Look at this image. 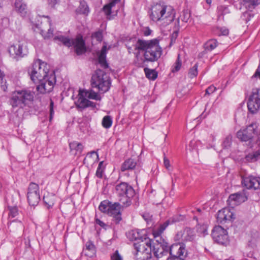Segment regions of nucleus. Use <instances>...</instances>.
Masks as SVG:
<instances>
[{
	"instance_id": "nucleus-58",
	"label": "nucleus",
	"mask_w": 260,
	"mask_h": 260,
	"mask_svg": "<svg viewBox=\"0 0 260 260\" xmlns=\"http://www.w3.org/2000/svg\"><path fill=\"white\" fill-rule=\"evenodd\" d=\"M174 179H173V177H172V186L173 187L175 185V182L177 181V180L178 178V177L176 174H174L173 175Z\"/></svg>"
},
{
	"instance_id": "nucleus-50",
	"label": "nucleus",
	"mask_w": 260,
	"mask_h": 260,
	"mask_svg": "<svg viewBox=\"0 0 260 260\" xmlns=\"http://www.w3.org/2000/svg\"><path fill=\"white\" fill-rule=\"evenodd\" d=\"M164 164L166 168L169 170L170 167V161L166 157H164Z\"/></svg>"
},
{
	"instance_id": "nucleus-29",
	"label": "nucleus",
	"mask_w": 260,
	"mask_h": 260,
	"mask_svg": "<svg viewBox=\"0 0 260 260\" xmlns=\"http://www.w3.org/2000/svg\"><path fill=\"white\" fill-rule=\"evenodd\" d=\"M79 98L77 102L75 103L77 107L80 109H85L87 108V104L88 100L84 96H82L80 94V90L79 91Z\"/></svg>"
},
{
	"instance_id": "nucleus-9",
	"label": "nucleus",
	"mask_w": 260,
	"mask_h": 260,
	"mask_svg": "<svg viewBox=\"0 0 260 260\" xmlns=\"http://www.w3.org/2000/svg\"><path fill=\"white\" fill-rule=\"evenodd\" d=\"M55 41H58L61 42L64 46L70 47L73 46L75 52L78 55H82L85 53L86 51L85 41L82 37L78 36L76 39H70L68 37L62 35L55 37L53 38Z\"/></svg>"
},
{
	"instance_id": "nucleus-46",
	"label": "nucleus",
	"mask_w": 260,
	"mask_h": 260,
	"mask_svg": "<svg viewBox=\"0 0 260 260\" xmlns=\"http://www.w3.org/2000/svg\"><path fill=\"white\" fill-rule=\"evenodd\" d=\"M143 217L147 223H151L152 222V216L148 213H144L143 215Z\"/></svg>"
},
{
	"instance_id": "nucleus-62",
	"label": "nucleus",
	"mask_w": 260,
	"mask_h": 260,
	"mask_svg": "<svg viewBox=\"0 0 260 260\" xmlns=\"http://www.w3.org/2000/svg\"><path fill=\"white\" fill-rule=\"evenodd\" d=\"M16 227L19 229V230H21L22 229V223L20 221H19L18 222L17 225H16Z\"/></svg>"
},
{
	"instance_id": "nucleus-43",
	"label": "nucleus",
	"mask_w": 260,
	"mask_h": 260,
	"mask_svg": "<svg viewBox=\"0 0 260 260\" xmlns=\"http://www.w3.org/2000/svg\"><path fill=\"white\" fill-rule=\"evenodd\" d=\"M232 141V136L228 135L223 142L222 146L225 148H228L231 145Z\"/></svg>"
},
{
	"instance_id": "nucleus-31",
	"label": "nucleus",
	"mask_w": 260,
	"mask_h": 260,
	"mask_svg": "<svg viewBox=\"0 0 260 260\" xmlns=\"http://www.w3.org/2000/svg\"><path fill=\"white\" fill-rule=\"evenodd\" d=\"M70 147L71 151H75V154H80L81 153L83 149V145L77 142H73L70 144Z\"/></svg>"
},
{
	"instance_id": "nucleus-28",
	"label": "nucleus",
	"mask_w": 260,
	"mask_h": 260,
	"mask_svg": "<svg viewBox=\"0 0 260 260\" xmlns=\"http://www.w3.org/2000/svg\"><path fill=\"white\" fill-rule=\"evenodd\" d=\"M55 197L53 193H47L43 197V201L48 208L52 207L55 202Z\"/></svg>"
},
{
	"instance_id": "nucleus-57",
	"label": "nucleus",
	"mask_w": 260,
	"mask_h": 260,
	"mask_svg": "<svg viewBox=\"0 0 260 260\" xmlns=\"http://www.w3.org/2000/svg\"><path fill=\"white\" fill-rule=\"evenodd\" d=\"M95 222L96 224H99V225L103 228H104L106 225L105 223H104L102 221L98 218L95 219Z\"/></svg>"
},
{
	"instance_id": "nucleus-2",
	"label": "nucleus",
	"mask_w": 260,
	"mask_h": 260,
	"mask_svg": "<svg viewBox=\"0 0 260 260\" xmlns=\"http://www.w3.org/2000/svg\"><path fill=\"white\" fill-rule=\"evenodd\" d=\"M175 11L171 6L156 4L151 8L150 18L155 22H160L161 25L167 26L174 19Z\"/></svg>"
},
{
	"instance_id": "nucleus-10",
	"label": "nucleus",
	"mask_w": 260,
	"mask_h": 260,
	"mask_svg": "<svg viewBox=\"0 0 260 260\" xmlns=\"http://www.w3.org/2000/svg\"><path fill=\"white\" fill-rule=\"evenodd\" d=\"M121 205L119 203H112L108 200H104L101 202L99 209L103 213L113 217V221L118 224L122 220L120 212Z\"/></svg>"
},
{
	"instance_id": "nucleus-11",
	"label": "nucleus",
	"mask_w": 260,
	"mask_h": 260,
	"mask_svg": "<svg viewBox=\"0 0 260 260\" xmlns=\"http://www.w3.org/2000/svg\"><path fill=\"white\" fill-rule=\"evenodd\" d=\"M32 28L36 32H53L51 26V21L48 16L38 15L35 20L32 21L29 18Z\"/></svg>"
},
{
	"instance_id": "nucleus-25",
	"label": "nucleus",
	"mask_w": 260,
	"mask_h": 260,
	"mask_svg": "<svg viewBox=\"0 0 260 260\" xmlns=\"http://www.w3.org/2000/svg\"><path fill=\"white\" fill-rule=\"evenodd\" d=\"M137 165L136 161L132 158H128L125 160L121 166V171L124 172L127 170H134Z\"/></svg>"
},
{
	"instance_id": "nucleus-22",
	"label": "nucleus",
	"mask_w": 260,
	"mask_h": 260,
	"mask_svg": "<svg viewBox=\"0 0 260 260\" xmlns=\"http://www.w3.org/2000/svg\"><path fill=\"white\" fill-rule=\"evenodd\" d=\"M185 252L184 247L178 244H173L170 247V255H174V257H181Z\"/></svg>"
},
{
	"instance_id": "nucleus-41",
	"label": "nucleus",
	"mask_w": 260,
	"mask_h": 260,
	"mask_svg": "<svg viewBox=\"0 0 260 260\" xmlns=\"http://www.w3.org/2000/svg\"><path fill=\"white\" fill-rule=\"evenodd\" d=\"M181 64V61L180 59L179 55H178L177 59L176 60L174 65L172 67V72L173 73L178 72L180 69Z\"/></svg>"
},
{
	"instance_id": "nucleus-42",
	"label": "nucleus",
	"mask_w": 260,
	"mask_h": 260,
	"mask_svg": "<svg viewBox=\"0 0 260 260\" xmlns=\"http://www.w3.org/2000/svg\"><path fill=\"white\" fill-rule=\"evenodd\" d=\"M198 64L196 63L193 67L189 70L188 75L190 78H193L198 75Z\"/></svg>"
},
{
	"instance_id": "nucleus-7",
	"label": "nucleus",
	"mask_w": 260,
	"mask_h": 260,
	"mask_svg": "<svg viewBox=\"0 0 260 260\" xmlns=\"http://www.w3.org/2000/svg\"><path fill=\"white\" fill-rule=\"evenodd\" d=\"M91 85L92 88H97L101 93L106 92L110 88V78L105 71L98 69L92 76Z\"/></svg>"
},
{
	"instance_id": "nucleus-49",
	"label": "nucleus",
	"mask_w": 260,
	"mask_h": 260,
	"mask_svg": "<svg viewBox=\"0 0 260 260\" xmlns=\"http://www.w3.org/2000/svg\"><path fill=\"white\" fill-rule=\"evenodd\" d=\"M216 87L212 85L209 86L206 90V94H210L213 93L216 90Z\"/></svg>"
},
{
	"instance_id": "nucleus-12",
	"label": "nucleus",
	"mask_w": 260,
	"mask_h": 260,
	"mask_svg": "<svg viewBox=\"0 0 260 260\" xmlns=\"http://www.w3.org/2000/svg\"><path fill=\"white\" fill-rule=\"evenodd\" d=\"M248 111L252 114L257 112L260 108V88H253L248 102Z\"/></svg>"
},
{
	"instance_id": "nucleus-5",
	"label": "nucleus",
	"mask_w": 260,
	"mask_h": 260,
	"mask_svg": "<svg viewBox=\"0 0 260 260\" xmlns=\"http://www.w3.org/2000/svg\"><path fill=\"white\" fill-rule=\"evenodd\" d=\"M152 240L147 237L134 243L133 254L136 260H149L151 258Z\"/></svg>"
},
{
	"instance_id": "nucleus-17",
	"label": "nucleus",
	"mask_w": 260,
	"mask_h": 260,
	"mask_svg": "<svg viewBox=\"0 0 260 260\" xmlns=\"http://www.w3.org/2000/svg\"><path fill=\"white\" fill-rule=\"evenodd\" d=\"M243 186L249 189H260V177L253 176L244 177L242 178Z\"/></svg>"
},
{
	"instance_id": "nucleus-6",
	"label": "nucleus",
	"mask_w": 260,
	"mask_h": 260,
	"mask_svg": "<svg viewBox=\"0 0 260 260\" xmlns=\"http://www.w3.org/2000/svg\"><path fill=\"white\" fill-rule=\"evenodd\" d=\"M153 239L152 240V251L154 256L157 258H161L164 256L170 254V247L168 243L162 238L159 233V230L154 228L152 231Z\"/></svg>"
},
{
	"instance_id": "nucleus-35",
	"label": "nucleus",
	"mask_w": 260,
	"mask_h": 260,
	"mask_svg": "<svg viewBox=\"0 0 260 260\" xmlns=\"http://www.w3.org/2000/svg\"><path fill=\"white\" fill-rule=\"evenodd\" d=\"M17 51V57H24L28 53V49L26 48V46L23 44L18 45V50Z\"/></svg>"
},
{
	"instance_id": "nucleus-8",
	"label": "nucleus",
	"mask_w": 260,
	"mask_h": 260,
	"mask_svg": "<svg viewBox=\"0 0 260 260\" xmlns=\"http://www.w3.org/2000/svg\"><path fill=\"white\" fill-rule=\"evenodd\" d=\"M115 192L119 198L122 206L127 207L132 204V199L135 194V190L127 183L121 182L115 186Z\"/></svg>"
},
{
	"instance_id": "nucleus-26",
	"label": "nucleus",
	"mask_w": 260,
	"mask_h": 260,
	"mask_svg": "<svg viewBox=\"0 0 260 260\" xmlns=\"http://www.w3.org/2000/svg\"><path fill=\"white\" fill-rule=\"evenodd\" d=\"M243 6L250 11L254 9L260 3V0H241Z\"/></svg>"
},
{
	"instance_id": "nucleus-23",
	"label": "nucleus",
	"mask_w": 260,
	"mask_h": 260,
	"mask_svg": "<svg viewBox=\"0 0 260 260\" xmlns=\"http://www.w3.org/2000/svg\"><path fill=\"white\" fill-rule=\"evenodd\" d=\"M80 93L82 96H84L89 99L101 101V97L100 94L93 90L80 89Z\"/></svg>"
},
{
	"instance_id": "nucleus-16",
	"label": "nucleus",
	"mask_w": 260,
	"mask_h": 260,
	"mask_svg": "<svg viewBox=\"0 0 260 260\" xmlns=\"http://www.w3.org/2000/svg\"><path fill=\"white\" fill-rule=\"evenodd\" d=\"M247 200L246 191L243 190L231 194L227 201L228 204L232 207L240 205Z\"/></svg>"
},
{
	"instance_id": "nucleus-36",
	"label": "nucleus",
	"mask_w": 260,
	"mask_h": 260,
	"mask_svg": "<svg viewBox=\"0 0 260 260\" xmlns=\"http://www.w3.org/2000/svg\"><path fill=\"white\" fill-rule=\"evenodd\" d=\"M129 238L132 240H135L137 241H140L141 239H143L144 237L141 236L140 234V232L137 230H133L129 233Z\"/></svg>"
},
{
	"instance_id": "nucleus-53",
	"label": "nucleus",
	"mask_w": 260,
	"mask_h": 260,
	"mask_svg": "<svg viewBox=\"0 0 260 260\" xmlns=\"http://www.w3.org/2000/svg\"><path fill=\"white\" fill-rule=\"evenodd\" d=\"M45 40H48L53 37V34H42Z\"/></svg>"
},
{
	"instance_id": "nucleus-52",
	"label": "nucleus",
	"mask_w": 260,
	"mask_h": 260,
	"mask_svg": "<svg viewBox=\"0 0 260 260\" xmlns=\"http://www.w3.org/2000/svg\"><path fill=\"white\" fill-rule=\"evenodd\" d=\"M217 30L218 32H228L229 30L225 27H217Z\"/></svg>"
},
{
	"instance_id": "nucleus-47",
	"label": "nucleus",
	"mask_w": 260,
	"mask_h": 260,
	"mask_svg": "<svg viewBox=\"0 0 260 260\" xmlns=\"http://www.w3.org/2000/svg\"><path fill=\"white\" fill-rule=\"evenodd\" d=\"M53 106H54V103L52 101V100H50V117H49V120L51 121L53 118V115H54V110H53Z\"/></svg>"
},
{
	"instance_id": "nucleus-21",
	"label": "nucleus",
	"mask_w": 260,
	"mask_h": 260,
	"mask_svg": "<svg viewBox=\"0 0 260 260\" xmlns=\"http://www.w3.org/2000/svg\"><path fill=\"white\" fill-rule=\"evenodd\" d=\"M109 49L110 47L107 48L106 45H104L100 52L98 53L99 62L104 68H107L108 67V64L106 61V54L108 50Z\"/></svg>"
},
{
	"instance_id": "nucleus-30",
	"label": "nucleus",
	"mask_w": 260,
	"mask_h": 260,
	"mask_svg": "<svg viewBox=\"0 0 260 260\" xmlns=\"http://www.w3.org/2000/svg\"><path fill=\"white\" fill-rule=\"evenodd\" d=\"M182 240L186 241H191L194 238V234L192 230L187 228L186 229L183 234H181Z\"/></svg>"
},
{
	"instance_id": "nucleus-14",
	"label": "nucleus",
	"mask_w": 260,
	"mask_h": 260,
	"mask_svg": "<svg viewBox=\"0 0 260 260\" xmlns=\"http://www.w3.org/2000/svg\"><path fill=\"white\" fill-rule=\"evenodd\" d=\"M40 200L39 185L34 182H31L28 188L27 200L30 206L38 205Z\"/></svg>"
},
{
	"instance_id": "nucleus-44",
	"label": "nucleus",
	"mask_w": 260,
	"mask_h": 260,
	"mask_svg": "<svg viewBox=\"0 0 260 260\" xmlns=\"http://www.w3.org/2000/svg\"><path fill=\"white\" fill-rule=\"evenodd\" d=\"M18 214V209L16 207H11L10 208V212L9 213V218L15 217Z\"/></svg>"
},
{
	"instance_id": "nucleus-61",
	"label": "nucleus",
	"mask_w": 260,
	"mask_h": 260,
	"mask_svg": "<svg viewBox=\"0 0 260 260\" xmlns=\"http://www.w3.org/2000/svg\"><path fill=\"white\" fill-rule=\"evenodd\" d=\"M179 30V29L178 25H175V26H174V29L173 30L172 32H173V33L178 32Z\"/></svg>"
},
{
	"instance_id": "nucleus-33",
	"label": "nucleus",
	"mask_w": 260,
	"mask_h": 260,
	"mask_svg": "<svg viewBox=\"0 0 260 260\" xmlns=\"http://www.w3.org/2000/svg\"><path fill=\"white\" fill-rule=\"evenodd\" d=\"M120 2V0H112L109 4L105 5L103 9L105 14L107 16L110 15L112 8Z\"/></svg>"
},
{
	"instance_id": "nucleus-63",
	"label": "nucleus",
	"mask_w": 260,
	"mask_h": 260,
	"mask_svg": "<svg viewBox=\"0 0 260 260\" xmlns=\"http://www.w3.org/2000/svg\"><path fill=\"white\" fill-rule=\"evenodd\" d=\"M103 166V161H101V162L99 163V166H98V168L103 169V168H102Z\"/></svg>"
},
{
	"instance_id": "nucleus-13",
	"label": "nucleus",
	"mask_w": 260,
	"mask_h": 260,
	"mask_svg": "<svg viewBox=\"0 0 260 260\" xmlns=\"http://www.w3.org/2000/svg\"><path fill=\"white\" fill-rule=\"evenodd\" d=\"M257 126L256 123H252L243 130H239L237 134V138L242 141H248L252 139L257 134Z\"/></svg>"
},
{
	"instance_id": "nucleus-1",
	"label": "nucleus",
	"mask_w": 260,
	"mask_h": 260,
	"mask_svg": "<svg viewBox=\"0 0 260 260\" xmlns=\"http://www.w3.org/2000/svg\"><path fill=\"white\" fill-rule=\"evenodd\" d=\"M31 80L36 84L37 91L42 94L51 92L55 83L54 73H49L48 64L38 59L34 61L28 71Z\"/></svg>"
},
{
	"instance_id": "nucleus-37",
	"label": "nucleus",
	"mask_w": 260,
	"mask_h": 260,
	"mask_svg": "<svg viewBox=\"0 0 260 260\" xmlns=\"http://www.w3.org/2000/svg\"><path fill=\"white\" fill-rule=\"evenodd\" d=\"M144 71L146 77L149 79L154 80L157 77V73L153 70L145 68Z\"/></svg>"
},
{
	"instance_id": "nucleus-39",
	"label": "nucleus",
	"mask_w": 260,
	"mask_h": 260,
	"mask_svg": "<svg viewBox=\"0 0 260 260\" xmlns=\"http://www.w3.org/2000/svg\"><path fill=\"white\" fill-rule=\"evenodd\" d=\"M5 76V74L0 70V87L4 91H6L7 89V84Z\"/></svg>"
},
{
	"instance_id": "nucleus-48",
	"label": "nucleus",
	"mask_w": 260,
	"mask_h": 260,
	"mask_svg": "<svg viewBox=\"0 0 260 260\" xmlns=\"http://www.w3.org/2000/svg\"><path fill=\"white\" fill-rule=\"evenodd\" d=\"M111 259L112 260H122V257L120 255L118 250H116L111 256Z\"/></svg>"
},
{
	"instance_id": "nucleus-19",
	"label": "nucleus",
	"mask_w": 260,
	"mask_h": 260,
	"mask_svg": "<svg viewBox=\"0 0 260 260\" xmlns=\"http://www.w3.org/2000/svg\"><path fill=\"white\" fill-rule=\"evenodd\" d=\"M14 5L16 11L22 17L26 18L29 16L27 5L23 0H16Z\"/></svg>"
},
{
	"instance_id": "nucleus-38",
	"label": "nucleus",
	"mask_w": 260,
	"mask_h": 260,
	"mask_svg": "<svg viewBox=\"0 0 260 260\" xmlns=\"http://www.w3.org/2000/svg\"><path fill=\"white\" fill-rule=\"evenodd\" d=\"M102 125L106 128H110L112 124V119L111 116L107 115L104 117L102 122Z\"/></svg>"
},
{
	"instance_id": "nucleus-56",
	"label": "nucleus",
	"mask_w": 260,
	"mask_h": 260,
	"mask_svg": "<svg viewBox=\"0 0 260 260\" xmlns=\"http://www.w3.org/2000/svg\"><path fill=\"white\" fill-rule=\"evenodd\" d=\"M93 155H95L96 156V158H98V156H99L98 154L93 151L90 152V153H88L87 155V157H92Z\"/></svg>"
},
{
	"instance_id": "nucleus-18",
	"label": "nucleus",
	"mask_w": 260,
	"mask_h": 260,
	"mask_svg": "<svg viewBox=\"0 0 260 260\" xmlns=\"http://www.w3.org/2000/svg\"><path fill=\"white\" fill-rule=\"evenodd\" d=\"M216 218L219 223L224 224L231 222L235 217L231 210L228 208H225L218 212Z\"/></svg>"
},
{
	"instance_id": "nucleus-3",
	"label": "nucleus",
	"mask_w": 260,
	"mask_h": 260,
	"mask_svg": "<svg viewBox=\"0 0 260 260\" xmlns=\"http://www.w3.org/2000/svg\"><path fill=\"white\" fill-rule=\"evenodd\" d=\"M156 39L150 41L139 40L136 44V49L144 51V57L147 61H157L162 54L161 48L158 45Z\"/></svg>"
},
{
	"instance_id": "nucleus-15",
	"label": "nucleus",
	"mask_w": 260,
	"mask_h": 260,
	"mask_svg": "<svg viewBox=\"0 0 260 260\" xmlns=\"http://www.w3.org/2000/svg\"><path fill=\"white\" fill-rule=\"evenodd\" d=\"M212 236L213 240L220 244H224L228 238L225 230L220 225L215 226L212 230Z\"/></svg>"
},
{
	"instance_id": "nucleus-59",
	"label": "nucleus",
	"mask_w": 260,
	"mask_h": 260,
	"mask_svg": "<svg viewBox=\"0 0 260 260\" xmlns=\"http://www.w3.org/2000/svg\"><path fill=\"white\" fill-rule=\"evenodd\" d=\"M15 227V224L14 221H12L10 223V224L8 225V228L10 229V231H14V228Z\"/></svg>"
},
{
	"instance_id": "nucleus-54",
	"label": "nucleus",
	"mask_w": 260,
	"mask_h": 260,
	"mask_svg": "<svg viewBox=\"0 0 260 260\" xmlns=\"http://www.w3.org/2000/svg\"><path fill=\"white\" fill-rule=\"evenodd\" d=\"M87 107H91L92 108H94L96 107V104L94 102H92L88 100V103L87 104Z\"/></svg>"
},
{
	"instance_id": "nucleus-51",
	"label": "nucleus",
	"mask_w": 260,
	"mask_h": 260,
	"mask_svg": "<svg viewBox=\"0 0 260 260\" xmlns=\"http://www.w3.org/2000/svg\"><path fill=\"white\" fill-rule=\"evenodd\" d=\"M103 169L97 168L95 175L98 178H101L103 177Z\"/></svg>"
},
{
	"instance_id": "nucleus-60",
	"label": "nucleus",
	"mask_w": 260,
	"mask_h": 260,
	"mask_svg": "<svg viewBox=\"0 0 260 260\" xmlns=\"http://www.w3.org/2000/svg\"><path fill=\"white\" fill-rule=\"evenodd\" d=\"M260 66H259L258 68L257 69L255 74H254L253 76L255 77H257L260 76Z\"/></svg>"
},
{
	"instance_id": "nucleus-34",
	"label": "nucleus",
	"mask_w": 260,
	"mask_h": 260,
	"mask_svg": "<svg viewBox=\"0 0 260 260\" xmlns=\"http://www.w3.org/2000/svg\"><path fill=\"white\" fill-rule=\"evenodd\" d=\"M217 46V42L215 39H211L208 41L204 44V48L206 51H211L215 49Z\"/></svg>"
},
{
	"instance_id": "nucleus-55",
	"label": "nucleus",
	"mask_w": 260,
	"mask_h": 260,
	"mask_svg": "<svg viewBox=\"0 0 260 260\" xmlns=\"http://www.w3.org/2000/svg\"><path fill=\"white\" fill-rule=\"evenodd\" d=\"M57 3V0H48V4L51 7H54Z\"/></svg>"
},
{
	"instance_id": "nucleus-4",
	"label": "nucleus",
	"mask_w": 260,
	"mask_h": 260,
	"mask_svg": "<svg viewBox=\"0 0 260 260\" xmlns=\"http://www.w3.org/2000/svg\"><path fill=\"white\" fill-rule=\"evenodd\" d=\"M35 92L28 89L16 90L12 92L9 102L13 108H23L34 101Z\"/></svg>"
},
{
	"instance_id": "nucleus-20",
	"label": "nucleus",
	"mask_w": 260,
	"mask_h": 260,
	"mask_svg": "<svg viewBox=\"0 0 260 260\" xmlns=\"http://www.w3.org/2000/svg\"><path fill=\"white\" fill-rule=\"evenodd\" d=\"M183 218V216L181 215H174L162 224H160L158 226H155V228L159 230V233H162L170 224L182 220Z\"/></svg>"
},
{
	"instance_id": "nucleus-40",
	"label": "nucleus",
	"mask_w": 260,
	"mask_h": 260,
	"mask_svg": "<svg viewBox=\"0 0 260 260\" xmlns=\"http://www.w3.org/2000/svg\"><path fill=\"white\" fill-rule=\"evenodd\" d=\"M190 17V14L188 10H184L178 19H180L182 21L186 22Z\"/></svg>"
},
{
	"instance_id": "nucleus-24",
	"label": "nucleus",
	"mask_w": 260,
	"mask_h": 260,
	"mask_svg": "<svg viewBox=\"0 0 260 260\" xmlns=\"http://www.w3.org/2000/svg\"><path fill=\"white\" fill-rule=\"evenodd\" d=\"M85 254L90 257L95 255L96 250L93 243L91 241H88L85 244V247L83 249Z\"/></svg>"
},
{
	"instance_id": "nucleus-45",
	"label": "nucleus",
	"mask_w": 260,
	"mask_h": 260,
	"mask_svg": "<svg viewBox=\"0 0 260 260\" xmlns=\"http://www.w3.org/2000/svg\"><path fill=\"white\" fill-rule=\"evenodd\" d=\"M18 50V46L13 45L9 49V52L12 56H17V51Z\"/></svg>"
},
{
	"instance_id": "nucleus-27",
	"label": "nucleus",
	"mask_w": 260,
	"mask_h": 260,
	"mask_svg": "<svg viewBox=\"0 0 260 260\" xmlns=\"http://www.w3.org/2000/svg\"><path fill=\"white\" fill-rule=\"evenodd\" d=\"M76 12L78 14L87 15L89 12V9L87 3L84 0H81L80 2V5L76 9Z\"/></svg>"
},
{
	"instance_id": "nucleus-64",
	"label": "nucleus",
	"mask_w": 260,
	"mask_h": 260,
	"mask_svg": "<svg viewBox=\"0 0 260 260\" xmlns=\"http://www.w3.org/2000/svg\"><path fill=\"white\" fill-rule=\"evenodd\" d=\"M151 30H150V29L149 27H146V30H145L144 32L150 33V32H151Z\"/></svg>"
},
{
	"instance_id": "nucleus-32",
	"label": "nucleus",
	"mask_w": 260,
	"mask_h": 260,
	"mask_svg": "<svg viewBox=\"0 0 260 260\" xmlns=\"http://www.w3.org/2000/svg\"><path fill=\"white\" fill-rule=\"evenodd\" d=\"M247 161L254 162L260 158V150H257L249 153L245 157Z\"/></svg>"
}]
</instances>
